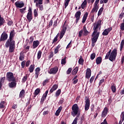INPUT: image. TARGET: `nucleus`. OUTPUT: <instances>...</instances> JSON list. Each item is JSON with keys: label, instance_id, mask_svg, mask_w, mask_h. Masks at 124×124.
<instances>
[{"label": "nucleus", "instance_id": "603ef678", "mask_svg": "<svg viewBox=\"0 0 124 124\" xmlns=\"http://www.w3.org/2000/svg\"><path fill=\"white\" fill-rule=\"evenodd\" d=\"M34 40V38H33V37L32 36H31L30 37L29 44H31V43H32V42H33Z\"/></svg>", "mask_w": 124, "mask_h": 124}, {"label": "nucleus", "instance_id": "09e8293b", "mask_svg": "<svg viewBox=\"0 0 124 124\" xmlns=\"http://www.w3.org/2000/svg\"><path fill=\"white\" fill-rule=\"evenodd\" d=\"M28 45H26L25 46H24V48H25V50L26 51V52H28L29 50H30V46H27Z\"/></svg>", "mask_w": 124, "mask_h": 124}, {"label": "nucleus", "instance_id": "bb28decb", "mask_svg": "<svg viewBox=\"0 0 124 124\" xmlns=\"http://www.w3.org/2000/svg\"><path fill=\"white\" fill-rule=\"evenodd\" d=\"M35 66L34 64L31 65L30 67L29 68L30 73H32V72H33V70H34Z\"/></svg>", "mask_w": 124, "mask_h": 124}, {"label": "nucleus", "instance_id": "f03ea898", "mask_svg": "<svg viewBox=\"0 0 124 124\" xmlns=\"http://www.w3.org/2000/svg\"><path fill=\"white\" fill-rule=\"evenodd\" d=\"M94 31L92 35V46L93 47L95 46V43L97 41V39H98V37H99V34H100V32H98V28L96 27L95 26H94L93 27Z\"/></svg>", "mask_w": 124, "mask_h": 124}, {"label": "nucleus", "instance_id": "393cba45", "mask_svg": "<svg viewBox=\"0 0 124 124\" xmlns=\"http://www.w3.org/2000/svg\"><path fill=\"white\" fill-rule=\"evenodd\" d=\"M4 23H5V20H4L3 17H1V15L0 13V27L3 26Z\"/></svg>", "mask_w": 124, "mask_h": 124}, {"label": "nucleus", "instance_id": "774afa93", "mask_svg": "<svg viewBox=\"0 0 124 124\" xmlns=\"http://www.w3.org/2000/svg\"><path fill=\"white\" fill-rule=\"evenodd\" d=\"M121 118H122V122H124V111L122 113Z\"/></svg>", "mask_w": 124, "mask_h": 124}, {"label": "nucleus", "instance_id": "0e129e2a", "mask_svg": "<svg viewBox=\"0 0 124 124\" xmlns=\"http://www.w3.org/2000/svg\"><path fill=\"white\" fill-rule=\"evenodd\" d=\"M96 7H95L94 6L91 12V13H94V12H95V10H96Z\"/></svg>", "mask_w": 124, "mask_h": 124}, {"label": "nucleus", "instance_id": "9b49d317", "mask_svg": "<svg viewBox=\"0 0 124 124\" xmlns=\"http://www.w3.org/2000/svg\"><path fill=\"white\" fill-rule=\"evenodd\" d=\"M108 112H109V109H108V108L105 107L103 111L102 112V118H105L106 116H107V114H108Z\"/></svg>", "mask_w": 124, "mask_h": 124}, {"label": "nucleus", "instance_id": "39448f33", "mask_svg": "<svg viewBox=\"0 0 124 124\" xmlns=\"http://www.w3.org/2000/svg\"><path fill=\"white\" fill-rule=\"evenodd\" d=\"M66 30H67V25H66V21H65L62 27V30L60 32V39H62L63 37V36L64 35V34H65Z\"/></svg>", "mask_w": 124, "mask_h": 124}, {"label": "nucleus", "instance_id": "c9c22d12", "mask_svg": "<svg viewBox=\"0 0 124 124\" xmlns=\"http://www.w3.org/2000/svg\"><path fill=\"white\" fill-rule=\"evenodd\" d=\"M4 104H5V102L4 101H2L0 103V108H4L5 107V105H4Z\"/></svg>", "mask_w": 124, "mask_h": 124}, {"label": "nucleus", "instance_id": "58836bf2", "mask_svg": "<svg viewBox=\"0 0 124 124\" xmlns=\"http://www.w3.org/2000/svg\"><path fill=\"white\" fill-rule=\"evenodd\" d=\"M124 7L123 8L122 13L119 16V18L122 19V18H124Z\"/></svg>", "mask_w": 124, "mask_h": 124}, {"label": "nucleus", "instance_id": "cd10ccee", "mask_svg": "<svg viewBox=\"0 0 124 124\" xmlns=\"http://www.w3.org/2000/svg\"><path fill=\"white\" fill-rule=\"evenodd\" d=\"M78 69H79V67H76L72 72V75H76V74H77V73L78 72Z\"/></svg>", "mask_w": 124, "mask_h": 124}, {"label": "nucleus", "instance_id": "7ed1b4c3", "mask_svg": "<svg viewBox=\"0 0 124 124\" xmlns=\"http://www.w3.org/2000/svg\"><path fill=\"white\" fill-rule=\"evenodd\" d=\"M5 47L9 48V53H13L15 49V41L12 39H8L5 44Z\"/></svg>", "mask_w": 124, "mask_h": 124}, {"label": "nucleus", "instance_id": "5701e85b", "mask_svg": "<svg viewBox=\"0 0 124 124\" xmlns=\"http://www.w3.org/2000/svg\"><path fill=\"white\" fill-rule=\"evenodd\" d=\"M88 15H89V13L86 12L83 15V17L82 18V23L84 24L86 20H87V18H88Z\"/></svg>", "mask_w": 124, "mask_h": 124}, {"label": "nucleus", "instance_id": "79ce46f5", "mask_svg": "<svg viewBox=\"0 0 124 124\" xmlns=\"http://www.w3.org/2000/svg\"><path fill=\"white\" fill-rule=\"evenodd\" d=\"M66 63V57L62 59L61 64L65 65Z\"/></svg>", "mask_w": 124, "mask_h": 124}, {"label": "nucleus", "instance_id": "c85d7f7f", "mask_svg": "<svg viewBox=\"0 0 124 124\" xmlns=\"http://www.w3.org/2000/svg\"><path fill=\"white\" fill-rule=\"evenodd\" d=\"M25 59V55H24V53L23 52H21L20 53L19 56V60L20 61H24V59Z\"/></svg>", "mask_w": 124, "mask_h": 124}, {"label": "nucleus", "instance_id": "37998d69", "mask_svg": "<svg viewBox=\"0 0 124 124\" xmlns=\"http://www.w3.org/2000/svg\"><path fill=\"white\" fill-rule=\"evenodd\" d=\"M83 34H84V31L83 29H82L78 32L79 37H82V35H83Z\"/></svg>", "mask_w": 124, "mask_h": 124}, {"label": "nucleus", "instance_id": "69168bd1", "mask_svg": "<svg viewBox=\"0 0 124 124\" xmlns=\"http://www.w3.org/2000/svg\"><path fill=\"white\" fill-rule=\"evenodd\" d=\"M64 102V99L63 98H62L59 102V104H62Z\"/></svg>", "mask_w": 124, "mask_h": 124}, {"label": "nucleus", "instance_id": "473e14b6", "mask_svg": "<svg viewBox=\"0 0 124 124\" xmlns=\"http://www.w3.org/2000/svg\"><path fill=\"white\" fill-rule=\"evenodd\" d=\"M111 53H112V50L111 49H109L108 52H107V53L106 54V55L105 56V60H108V58L110 56Z\"/></svg>", "mask_w": 124, "mask_h": 124}, {"label": "nucleus", "instance_id": "13d9d810", "mask_svg": "<svg viewBox=\"0 0 124 124\" xmlns=\"http://www.w3.org/2000/svg\"><path fill=\"white\" fill-rule=\"evenodd\" d=\"M32 106H33V105L31 104L27 108V110L28 111V112H29V111H31V108Z\"/></svg>", "mask_w": 124, "mask_h": 124}, {"label": "nucleus", "instance_id": "4d7b16f0", "mask_svg": "<svg viewBox=\"0 0 124 124\" xmlns=\"http://www.w3.org/2000/svg\"><path fill=\"white\" fill-rule=\"evenodd\" d=\"M53 26V20H51L49 23V25L47 26V28H50Z\"/></svg>", "mask_w": 124, "mask_h": 124}, {"label": "nucleus", "instance_id": "f3484780", "mask_svg": "<svg viewBox=\"0 0 124 124\" xmlns=\"http://www.w3.org/2000/svg\"><path fill=\"white\" fill-rule=\"evenodd\" d=\"M58 87L59 86H58V84L53 85L49 91V93H54V92H55V91H56Z\"/></svg>", "mask_w": 124, "mask_h": 124}, {"label": "nucleus", "instance_id": "4c0bfd02", "mask_svg": "<svg viewBox=\"0 0 124 124\" xmlns=\"http://www.w3.org/2000/svg\"><path fill=\"white\" fill-rule=\"evenodd\" d=\"M95 53L93 52L92 54H91L90 56V59L91 61H93V60H94L95 59Z\"/></svg>", "mask_w": 124, "mask_h": 124}, {"label": "nucleus", "instance_id": "20e7f679", "mask_svg": "<svg viewBox=\"0 0 124 124\" xmlns=\"http://www.w3.org/2000/svg\"><path fill=\"white\" fill-rule=\"evenodd\" d=\"M117 55H118V50L116 48H114L113 50H112L111 54L108 56V60L110 62H114V61H116Z\"/></svg>", "mask_w": 124, "mask_h": 124}, {"label": "nucleus", "instance_id": "6e6552de", "mask_svg": "<svg viewBox=\"0 0 124 124\" xmlns=\"http://www.w3.org/2000/svg\"><path fill=\"white\" fill-rule=\"evenodd\" d=\"M8 38V34L6 33V31H3V33L1 34L0 38V42L2 41H5L7 40Z\"/></svg>", "mask_w": 124, "mask_h": 124}, {"label": "nucleus", "instance_id": "4468645a", "mask_svg": "<svg viewBox=\"0 0 124 124\" xmlns=\"http://www.w3.org/2000/svg\"><path fill=\"white\" fill-rule=\"evenodd\" d=\"M112 27H109L108 29H105L102 33V35L104 36H106V35H108L109 34V32L112 31Z\"/></svg>", "mask_w": 124, "mask_h": 124}, {"label": "nucleus", "instance_id": "e2e57ef3", "mask_svg": "<svg viewBox=\"0 0 124 124\" xmlns=\"http://www.w3.org/2000/svg\"><path fill=\"white\" fill-rule=\"evenodd\" d=\"M91 110L92 112H93L94 111V104H92L91 106Z\"/></svg>", "mask_w": 124, "mask_h": 124}, {"label": "nucleus", "instance_id": "864d4df0", "mask_svg": "<svg viewBox=\"0 0 124 124\" xmlns=\"http://www.w3.org/2000/svg\"><path fill=\"white\" fill-rule=\"evenodd\" d=\"M69 1H70V0H65L64 8H66V7H67L69 3Z\"/></svg>", "mask_w": 124, "mask_h": 124}, {"label": "nucleus", "instance_id": "de8ad7c7", "mask_svg": "<svg viewBox=\"0 0 124 124\" xmlns=\"http://www.w3.org/2000/svg\"><path fill=\"white\" fill-rule=\"evenodd\" d=\"M26 9H27V7H25L24 8L20 9L19 11L21 13V14H24V13H25V10H26Z\"/></svg>", "mask_w": 124, "mask_h": 124}, {"label": "nucleus", "instance_id": "ea45409f", "mask_svg": "<svg viewBox=\"0 0 124 124\" xmlns=\"http://www.w3.org/2000/svg\"><path fill=\"white\" fill-rule=\"evenodd\" d=\"M104 8H103V7H101L98 12V16H100V15H101V14H102V12L104 10Z\"/></svg>", "mask_w": 124, "mask_h": 124}, {"label": "nucleus", "instance_id": "f704fd0d", "mask_svg": "<svg viewBox=\"0 0 124 124\" xmlns=\"http://www.w3.org/2000/svg\"><path fill=\"white\" fill-rule=\"evenodd\" d=\"M42 55V52L41 51V50H39L37 53V60H40V58H41Z\"/></svg>", "mask_w": 124, "mask_h": 124}, {"label": "nucleus", "instance_id": "a18cd8bd", "mask_svg": "<svg viewBox=\"0 0 124 124\" xmlns=\"http://www.w3.org/2000/svg\"><path fill=\"white\" fill-rule=\"evenodd\" d=\"M39 93H40V89L37 88L35 90L34 93H35L36 95H38V94Z\"/></svg>", "mask_w": 124, "mask_h": 124}, {"label": "nucleus", "instance_id": "5fc2aeb1", "mask_svg": "<svg viewBox=\"0 0 124 124\" xmlns=\"http://www.w3.org/2000/svg\"><path fill=\"white\" fill-rule=\"evenodd\" d=\"M21 65L22 68H24V67H25L26 65V61H22L21 63Z\"/></svg>", "mask_w": 124, "mask_h": 124}, {"label": "nucleus", "instance_id": "aec40b11", "mask_svg": "<svg viewBox=\"0 0 124 124\" xmlns=\"http://www.w3.org/2000/svg\"><path fill=\"white\" fill-rule=\"evenodd\" d=\"M16 85H17L16 80L15 81H11V82L9 83V87L11 88H16Z\"/></svg>", "mask_w": 124, "mask_h": 124}, {"label": "nucleus", "instance_id": "0eeeda50", "mask_svg": "<svg viewBox=\"0 0 124 124\" xmlns=\"http://www.w3.org/2000/svg\"><path fill=\"white\" fill-rule=\"evenodd\" d=\"M85 111H88L89 109H90V105H91V101L90 100V98L88 96L85 97Z\"/></svg>", "mask_w": 124, "mask_h": 124}, {"label": "nucleus", "instance_id": "6e6d98bb", "mask_svg": "<svg viewBox=\"0 0 124 124\" xmlns=\"http://www.w3.org/2000/svg\"><path fill=\"white\" fill-rule=\"evenodd\" d=\"M72 71V68H69L66 71V74L69 75L71 73Z\"/></svg>", "mask_w": 124, "mask_h": 124}, {"label": "nucleus", "instance_id": "49530a36", "mask_svg": "<svg viewBox=\"0 0 124 124\" xmlns=\"http://www.w3.org/2000/svg\"><path fill=\"white\" fill-rule=\"evenodd\" d=\"M47 83H49V79H46L44 80L42 83L43 87H44L45 86H46V84H47Z\"/></svg>", "mask_w": 124, "mask_h": 124}, {"label": "nucleus", "instance_id": "680f3d73", "mask_svg": "<svg viewBox=\"0 0 124 124\" xmlns=\"http://www.w3.org/2000/svg\"><path fill=\"white\" fill-rule=\"evenodd\" d=\"M39 10L41 11H43L44 10V7H43V5H39Z\"/></svg>", "mask_w": 124, "mask_h": 124}, {"label": "nucleus", "instance_id": "052dcab7", "mask_svg": "<svg viewBox=\"0 0 124 124\" xmlns=\"http://www.w3.org/2000/svg\"><path fill=\"white\" fill-rule=\"evenodd\" d=\"M34 17H37V16H38V14L37 13V11H36V9L34 10Z\"/></svg>", "mask_w": 124, "mask_h": 124}, {"label": "nucleus", "instance_id": "f8f14e48", "mask_svg": "<svg viewBox=\"0 0 124 124\" xmlns=\"http://www.w3.org/2000/svg\"><path fill=\"white\" fill-rule=\"evenodd\" d=\"M92 76V70L90 68H87L86 72L85 78L87 79H90Z\"/></svg>", "mask_w": 124, "mask_h": 124}, {"label": "nucleus", "instance_id": "f257e3e1", "mask_svg": "<svg viewBox=\"0 0 124 124\" xmlns=\"http://www.w3.org/2000/svg\"><path fill=\"white\" fill-rule=\"evenodd\" d=\"M77 104H75L72 106V111L71 112V115L73 117H77L74 120L73 123L71 124H77L78 123V118L80 117V111Z\"/></svg>", "mask_w": 124, "mask_h": 124}, {"label": "nucleus", "instance_id": "1a4fd4ad", "mask_svg": "<svg viewBox=\"0 0 124 124\" xmlns=\"http://www.w3.org/2000/svg\"><path fill=\"white\" fill-rule=\"evenodd\" d=\"M75 17H76V23L77 24L78 22H79V20H80V17H81V10L77 11L75 15Z\"/></svg>", "mask_w": 124, "mask_h": 124}, {"label": "nucleus", "instance_id": "8fccbe9b", "mask_svg": "<svg viewBox=\"0 0 124 124\" xmlns=\"http://www.w3.org/2000/svg\"><path fill=\"white\" fill-rule=\"evenodd\" d=\"M28 79V76H27V75H26V76H25L23 78H22V83H25V82H26V81H27Z\"/></svg>", "mask_w": 124, "mask_h": 124}, {"label": "nucleus", "instance_id": "2f4dec72", "mask_svg": "<svg viewBox=\"0 0 124 124\" xmlns=\"http://www.w3.org/2000/svg\"><path fill=\"white\" fill-rule=\"evenodd\" d=\"M111 89L112 93H116V91L117 90L116 88V85L113 84L112 85H111Z\"/></svg>", "mask_w": 124, "mask_h": 124}, {"label": "nucleus", "instance_id": "bf43d9fd", "mask_svg": "<svg viewBox=\"0 0 124 124\" xmlns=\"http://www.w3.org/2000/svg\"><path fill=\"white\" fill-rule=\"evenodd\" d=\"M4 80H5V77L1 78L0 79V83H4Z\"/></svg>", "mask_w": 124, "mask_h": 124}, {"label": "nucleus", "instance_id": "6ab92c4d", "mask_svg": "<svg viewBox=\"0 0 124 124\" xmlns=\"http://www.w3.org/2000/svg\"><path fill=\"white\" fill-rule=\"evenodd\" d=\"M82 30L83 31V36H87V35H89V34H90V32L87 30V28L86 27V26H84Z\"/></svg>", "mask_w": 124, "mask_h": 124}, {"label": "nucleus", "instance_id": "c756f323", "mask_svg": "<svg viewBox=\"0 0 124 124\" xmlns=\"http://www.w3.org/2000/svg\"><path fill=\"white\" fill-rule=\"evenodd\" d=\"M81 6L82 9H84L86 7V6H87V0H84L83 1L82 3L81 4Z\"/></svg>", "mask_w": 124, "mask_h": 124}, {"label": "nucleus", "instance_id": "4be33fe9", "mask_svg": "<svg viewBox=\"0 0 124 124\" xmlns=\"http://www.w3.org/2000/svg\"><path fill=\"white\" fill-rule=\"evenodd\" d=\"M16 33L14 30L11 31L9 35V39H13L14 38V36H15Z\"/></svg>", "mask_w": 124, "mask_h": 124}, {"label": "nucleus", "instance_id": "b1692460", "mask_svg": "<svg viewBox=\"0 0 124 124\" xmlns=\"http://www.w3.org/2000/svg\"><path fill=\"white\" fill-rule=\"evenodd\" d=\"M96 64H100V63H101V62H102V57L99 56L96 59Z\"/></svg>", "mask_w": 124, "mask_h": 124}, {"label": "nucleus", "instance_id": "c03bdc74", "mask_svg": "<svg viewBox=\"0 0 124 124\" xmlns=\"http://www.w3.org/2000/svg\"><path fill=\"white\" fill-rule=\"evenodd\" d=\"M99 26H101V20H100L97 21L96 26L95 27H96V28H99Z\"/></svg>", "mask_w": 124, "mask_h": 124}, {"label": "nucleus", "instance_id": "9d476101", "mask_svg": "<svg viewBox=\"0 0 124 124\" xmlns=\"http://www.w3.org/2000/svg\"><path fill=\"white\" fill-rule=\"evenodd\" d=\"M58 70L59 68L57 66H55L50 69L49 73V74H57V72H58Z\"/></svg>", "mask_w": 124, "mask_h": 124}, {"label": "nucleus", "instance_id": "72a5a7b5", "mask_svg": "<svg viewBox=\"0 0 124 124\" xmlns=\"http://www.w3.org/2000/svg\"><path fill=\"white\" fill-rule=\"evenodd\" d=\"M124 40H122L121 42V45H120V52H122L123 51V48H124Z\"/></svg>", "mask_w": 124, "mask_h": 124}, {"label": "nucleus", "instance_id": "423d86ee", "mask_svg": "<svg viewBox=\"0 0 124 124\" xmlns=\"http://www.w3.org/2000/svg\"><path fill=\"white\" fill-rule=\"evenodd\" d=\"M6 78L7 80L9 81V82H11V81H16V78L14 77V75L12 72H7L6 74Z\"/></svg>", "mask_w": 124, "mask_h": 124}, {"label": "nucleus", "instance_id": "412c9836", "mask_svg": "<svg viewBox=\"0 0 124 124\" xmlns=\"http://www.w3.org/2000/svg\"><path fill=\"white\" fill-rule=\"evenodd\" d=\"M33 2L34 3L36 2V6L38 7L39 4H43V0H34Z\"/></svg>", "mask_w": 124, "mask_h": 124}, {"label": "nucleus", "instance_id": "3c124183", "mask_svg": "<svg viewBox=\"0 0 124 124\" xmlns=\"http://www.w3.org/2000/svg\"><path fill=\"white\" fill-rule=\"evenodd\" d=\"M46 97H47L43 95L41 99V102H42L43 103L44 102V101L46 100Z\"/></svg>", "mask_w": 124, "mask_h": 124}, {"label": "nucleus", "instance_id": "dca6fc26", "mask_svg": "<svg viewBox=\"0 0 124 124\" xmlns=\"http://www.w3.org/2000/svg\"><path fill=\"white\" fill-rule=\"evenodd\" d=\"M39 44H40V42H39V41L38 40L34 41L33 42L32 48L35 49V48H37Z\"/></svg>", "mask_w": 124, "mask_h": 124}, {"label": "nucleus", "instance_id": "ddd939ff", "mask_svg": "<svg viewBox=\"0 0 124 124\" xmlns=\"http://www.w3.org/2000/svg\"><path fill=\"white\" fill-rule=\"evenodd\" d=\"M15 5L16 6V7H18V8H22V7H24L25 4L23 1L19 2L17 1L15 3Z\"/></svg>", "mask_w": 124, "mask_h": 124}, {"label": "nucleus", "instance_id": "a19ab883", "mask_svg": "<svg viewBox=\"0 0 124 124\" xmlns=\"http://www.w3.org/2000/svg\"><path fill=\"white\" fill-rule=\"evenodd\" d=\"M120 30L124 31V19H123V22L120 25Z\"/></svg>", "mask_w": 124, "mask_h": 124}, {"label": "nucleus", "instance_id": "a878e982", "mask_svg": "<svg viewBox=\"0 0 124 124\" xmlns=\"http://www.w3.org/2000/svg\"><path fill=\"white\" fill-rule=\"evenodd\" d=\"M33 17H32V14L28 13L27 16V19L29 22H31Z\"/></svg>", "mask_w": 124, "mask_h": 124}, {"label": "nucleus", "instance_id": "2eb2a0df", "mask_svg": "<svg viewBox=\"0 0 124 124\" xmlns=\"http://www.w3.org/2000/svg\"><path fill=\"white\" fill-rule=\"evenodd\" d=\"M40 68H39V67H38L35 70L34 76H35V79H37V78H38V76L39 75V74H40Z\"/></svg>", "mask_w": 124, "mask_h": 124}, {"label": "nucleus", "instance_id": "e433bc0d", "mask_svg": "<svg viewBox=\"0 0 124 124\" xmlns=\"http://www.w3.org/2000/svg\"><path fill=\"white\" fill-rule=\"evenodd\" d=\"M61 93H62V90H61V89H59L58 90H57L55 93V96H56V97H58V96H60Z\"/></svg>", "mask_w": 124, "mask_h": 124}, {"label": "nucleus", "instance_id": "338daca9", "mask_svg": "<svg viewBox=\"0 0 124 124\" xmlns=\"http://www.w3.org/2000/svg\"><path fill=\"white\" fill-rule=\"evenodd\" d=\"M31 104V97L28 100V102L26 103V107H27L28 105H30Z\"/></svg>", "mask_w": 124, "mask_h": 124}, {"label": "nucleus", "instance_id": "7c9ffc66", "mask_svg": "<svg viewBox=\"0 0 124 124\" xmlns=\"http://www.w3.org/2000/svg\"><path fill=\"white\" fill-rule=\"evenodd\" d=\"M78 63L79 64H81V65L84 64V59H83V57H82V56H80L78 60Z\"/></svg>", "mask_w": 124, "mask_h": 124}, {"label": "nucleus", "instance_id": "a211bd4d", "mask_svg": "<svg viewBox=\"0 0 124 124\" xmlns=\"http://www.w3.org/2000/svg\"><path fill=\"white\" fill-rule=\"evenodd\" d=\"M25 93L26 92L25 91V90H22L20 92L19 98H21V99H23V98L25 97Z\"/></svg>", "mask_w": 124, "mask_h": 124}]
</instances>
